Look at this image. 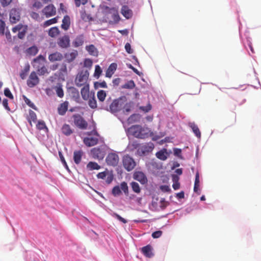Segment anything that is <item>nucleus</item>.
Returning <instances> with one entry per match:
<instances>
[{"instance_id": "f257e3e1", "label": "nucleus", "mask_w": 261, "mask_h": 261, "mask_svg": "<svg viewBox=\"0 0 261 261\" xmlns=\"http://www.w3.org/2000/svg\"><path fill=\"white\" fill-rule=\"evenodd\" d=\"M106 104L102 105V109L110 111L112 113H116L120 111L122 109L124 105V100L120 98L111 101V98H109L106 100Z\"/></svg>"}, {"instance_id": "f03ea898", "label": "nucleus", "mask_w": 261, "mask_h": 261, "mask_svg": "<svg viewBox=\"0 0 261 261\" xmlns=\"http://www.w3.org/2000/svg\"><path fill=\"white\" fill-rule=\"evenodd\" d=\"M129 133L137 138L144 139L148 136V129L139 125L132 126L128 129Z\"/></svg>"}, {"instance_id": "7ed1b4c3", "label": "nucleus", "mask_w": 261, "mask_h": 261, "mask_svg": "<svg viewBox=\"0 0 261 261\" xmlns=\"http://www.w3.org/2000/svg\"><path fill=\"white\" fill-rule=\"evenodd\" d=\"M89 73L88 70H82L76 76L75 84L78 87L89 85L88 79Z\"/></svg>"}, {"instance_id": "20e7f679", "label": "nucleus", "mask_w": 261, "mask_h": 261, "mask_svg": "<svg viewBox=\"0 0 261 261\" xmlns=\"http://www.w3.org/2000/svg\"><path fill=\"white\" fill-rule=\"evenodd\" d=\"M74 124L81 129H86L88 127V123L80 114H76L72 116Z\"/></svg>"}, {"instance_id": "39448f33", "label": "nucleus", "mask_w": 261, "mask_h": 261, "mask_svg": "<svg viewBox=\"0 0 261 261\" xmlns=\"http://www.w3.org/2000/svg\"><path fill=\"white\" fill-rule=\"evenodd\" d=\"M122 163L124 168L127 171H132L136 166V162L134 160L128 155L123 156Z\"/></svg>"}, {"instance_id": "423d86ee", "label": "nucleus", "mask_w": 261, "mask_h": 261, "mask_svg": "<svg viewBox=\"0 0 261 261\" xmlns=\"http://www.w3.org/2000/svg\"><path fill=\"white\" fill-rule=\"evenodd\" d=\"M119 161V158L117 154L114 152L109 153L106 159L107 164L111 166H116Z\"/></svg>"}, {"instance_id": "0eeeda50", "label": "nucleus", "mask_w": 261, "mask_h": 261, "mask_svg": "<svg viewBox=\"0 0 261 261\" xmlns=\"http://www.w3.org/2000/svg\"><path fill=\"white\" fill-rule=\"evenodd\" d=\"M39 81V79L36 72L32 71L29 76L27 84L29 87L33 88L37 85Z\"/></svg>"}, {"instance_id": "6e6552de", "label": "nucleus", "mask_w": 261, "mask_h": 261, "mask_svg": "<svg viewBox=\"0 0 261 261\" xmlns=\"http://www.w3.org/2000/svg\"><path fill=\"white\" fill-rule=\"evenodd\" d=\"M96 176L99 179H105L107 184H110L113 180V175L108 171L99 172Z\"/></svg>"}, {"instance_id": "1a4fd4ad", "label": "nucleus", "mask_w": 261, "mask_h": 261, "mask_svg": "<svg viewBox=\"0 0 261 261\" xmlns=\"http://www.w3.org/2000/svg\"><path fill=\"white\" fill-rule=\"evenodd\" d=\"M10 21L12 23H15L20 19V12L18 9L13 8L10 12Z\"/></svg>"}, {"instance_id": "9d476101", "label": "nucleus", "mask_w": 261, "mask_h": 261, "mask_svg": "<svg viewBox=\"0 0 261 261\" xmlns=\"http://www.w3.org/2000/svg\"><path fill=\"white\" fill-rule=\"evenodd\" d=\"M133 178L141 184H145L147 182V178L145 174L141 171H136L133 174Z\"/></svg>"}, {"instance_id": "9b49d317", "label": "nucleus", "mask_w": 261, "mask_h": 261, "mask_svg": "<svg viewBox=\"0 0 261 261\" xmlns=\"http://www.w3.org/2000/svg\"><path fill=\"white\" fill-rule=\"evenodd\" d=\"M42 12L46 17L54 16L56 14V8L52 4L48 5L43 9Z\"/></svg>"}, {"instance_id": "f8f14e48", "label": "nucleus", "mask_w": 261, "mask_h": 261, "mask_svg": "<svg viewBox=\"0 0 261 261\" xmlns=\"http://www.w3.org/2000/svg\"><path fill=\"white\" fill-rule=\"evenodd\" d=\"M58 44L62 48H66L69 47L70 45V39L69 36L65 35L60 37L58 40Z\"/></svg>"}, {"instance_id": "ddd939ff", "label": "nucleus", "mask_w": 261, "mask_h": 261, "mask_svg": "<svg viewBox=\"0 0 261 261\" xmlns=\"http://www.w3.org/2000/svg\"><path fill=\"white\" fill-rule=\"evenodd\" d=\"M63 55L58 51L53 53L48 56V60L51 62L61 61L63 59Z\"/></svg>"}, {"instance_id": "4468645a", "label": "nucleus", "mask_w": 261, "mask_h": 261, "mask_svg": "<svg viewBox=\"0 0 261 261\" xmlns=\"http://www.w3.org/2000/svg\"><path fill=\"white\" fill-rule=\"evenodd\" d=\"M89 85H86L83 86L81 90V93L83 99L85 100H87L91 96V93L89 91Z\"/></svg>"}, {"instance_id": "2eb2a0df", "label": "nucleus", "mask_w": 261, "mask_h": 261, "mask_svg": "<svg viewBox=\"0 0 261 261\" xmlns=\"http://www.w3.org/2000/svg\"><path fill=\"white\" fill-rule=\"evenodd\" d=\"M83 142L87 146L91 147L98 143V139L95 137H86L84 139Z\"/></svg>"}, {"instance_id": "dca6fc26", "label": "nucleus", "mask_w": 261, "mask_h": 261, "mask_svg": "<svg viewBox=\"0 0 261 261\" xmlns=\"http://www.w3.org/2000/svg\"><path fill=\"white\" fill-rule=\"evenodd\" d=\"M97 98L98 99V101L99 103V105H100V108L102 109V105L103 104H106V101H105L107 94L105 91L100 90L97 92Z\"/></svg>"}, {"instance_id": "f3484780", "label": "nucleus", "mask_w": 261, "mask_h": 261, "mask_svg": "<svg viewBox=\"0 0 261 261\" xmlns=\"http://www.w3.org/2000/svg\"><path fill=\"white\" fill-rule=\"evenodd\" d=\"M69 102L65 101L61 103L58 108V113L60 115L63 116L65 114L68 108Z\"/></svg>"}, {"instance_id": "a211bd4d", "label": "nucleus", "mask_w": 261, "mask_h": 261, "mask_svg": "<svg viewBox=\"0 0 261 261\" xmlns=\"http://www.w3.org/2000/svg\"><path fill=\"white\" fill-rule=\"evenodd\" d=\"M152 248L150 245H147L141 248V251L146 257L150 258L153 256Z\"/></svg>"}, {"instance_id": "6ab92c4d", "label": "nucleus", "mask_w": 261, "mask_h": 261, "mask_svg": "<svg viewBox=\"0 0 261 261\" xmlns=\"http://www.w3.org/2000/svg\"><path fill=\"white\" fill-rule=\"evenodd\" d=\"M78 53L76 50H73L71 53H67L64 55L66 61L68 63H71L73 61L77 56Z\"/></svg>"}, {"instance_id": "aec40b11", "label": "nucleus", "mask_w": 261, "mask_h": 261, "mask_svg": "<svg viewBox=\"0 0 261 261\" xmlns=\"http://www.w3.org/2000/svg\"><path fill=\"white\" fill-rule=\"evenodd\" d=\"M91 154L95 159H102L103 158V153L99 148H94L91 150Z\"/></svg>"}, {"instance_id": "412c9836", "label": "nucleus", "mask_w": 261, "mask_h": 261, "mask_svg": "<svg viewBox=\"0 0 261 261\" xmlns=\"http://www.w3.org/2000/svg\"><path fill=\"white\" fill-rule=\"evenodd\" d=\"M121 14L127 19L132 17L133 15L132 11L127 6H123L121 8Z\"/></svg>"}, {"instance_id": "4be33fe9", "label": "nucleus", "mask_w": 261, "mask_h": 261, "mask_svg": "<svg viewBox=\"0 0 261 261\" xmlns=\"http://www.w3.org/2000/svg\"><path fill=\"white\" fill-rule=\"evenodd\" d=\"M84 36L83 35L77 36L73 42V46L75 47H77L83 45L84 43Z\"/></svg>"}, {"instance_id": "5701e85b", "label": "nucleus", "mask_w": 261, "mask_h": 261, "mask_svg": "<svg viewBox=\"0 0 261 261\" xmlns=\"http://www.w3.org/2000/svg\"><path fill=\"white\" fill-rule=\"evenodd\" d=\"M70 25V19L69 16L66 15L64 17L62 20V23L61 24V28L63 30L66 31L67 30Z\"/></svg>"}, {"instance_id": "b1692460", "label": "nucleus", "mask_w": 261, "mask_h": 261, "mask_svg": "<svg viewBox=\"0 0 261 261\" xmlns=\"http://www.w3.org/2000/svg\"><path fill=\"white\" fill-rule=\"evenodd\" d=\"M83 152L82 150L75 151L73 153V160L75 164H79L81 161Z\"/></svg>"}, {"instance_id": "393cba45", "label": "nucleus", "mask_w": 261, "mask_h": 261, "mask_svg": "<svg viewBox=\"0 0 261 261\" xmlns=\"http://www.w3.org/2000/svg\"><path fill=\"white\" fill-rule=\"evenodd\" d=\"M61 130L62 133L67 136H70L73 133V130L69 124H64L62 127Z\"/></svg>"}, {"instance_id": "a878e982", "label": "nucleus", "mask_w": 261, "mask_h": 261, "mask_svg": "<svg viewBox=\"0 0 261 261\" xmlns=\"http://www.w3.org/2000/svg\"><path fill=\"white\" fill-rule=\"evenodd\" d=\"M189 126L191 128L195 136L200 138L201 137V132L198 126L193 122L189 123Z\"/></svg>"}, {"instance_id": "bb28decb", "label": "nucleus", "mask_w": 261, "mask_h": 261, "mask_svg": "<svg viewBox=\"0 0 261 261\" xmlns=\"http://www.w3.org/2000/svg\"><path fill=\"white\" fill-rule=\"evenodd\" d=\"M167 152L166 149H163L157 152L155 154L157 158L162 161H165L167 159Z\"/></svg>"}, {"instance_id": "cd10ccee", "label": "nucleus", "mask_w": 261, "mask_h": 261, "mask_svg": "<svg viewBox=\"0 0 261 261\" xmlns=\"http://www.w3.org/2000/svg\"><path fill=\"white\" fill-rule=\"evenodd\" d=\"M86 49L90 55L97 56L98 55V51L94 45L91 44L86 46Z\"/></svg>"}, {"instance_id": "c85d7f7f", "label": "nucleus", "mask_w": 261, "mask_h": 261, "mask_svg": "<svg viewBox=\"0 0 261 261\" xmlns=\"http://www.w3.org/2000/svg\"><path fill=\"white\" fill-rule=\"evenodd\" d=\"M88 100V105L91 108L94 109L97 108V102L95 97L94 93H91V96Z\"/></svg>"}, {"instance_id": "c756f323", "label": "nucleus", "mask_w": 261, "mask_h": 261, "mask_svg": "<svg viewBox=\"0 0 261 261\" xmlns=\"http://www.w3.org/2000/svg\"><path fill=\"white\" fill-rule=\"evenodd\" d=\"M28 121L31 126H32V122H36L37 120V116L36 113L32 110H30L29 114L27 117Z\"/></svg>"}, {"instance_id": "7c9ffc66", "label": "nucleus", "mask_w": 261, "mask_h": 261, "mask_svg": "<svg viewBox=\"0 0 261 261\" xmlns=\"http://www.w3.org/2000/svg\"><path fill=\"white\" fill-rule=\"evenodd\" d=\"M116 69V64L114 63L111 64L106 71V76L108 77H111Z\"/></svg>"}, {"instance_id": "2f4dec72", "label": "nucleus", "mask_w": 261, "mask_h": 261, "mask_svg": "<svg viewBox=\"0 0 261 261\" xmlns=\"http://www.w3.org/2000/svg\"><path fill=\"white\" fill-rule=\"evenodd\" d=\"M200 181H199V174L197 171L195 175V179L194 187V191L196 193H198L199 191Z\"/></svg>"}, {"instance_id": "473e14b6", "label": "nucleus", "mask_w": 261, "mask_h": 261, "mask_svg": "<svg viewBox=\"0 0 261 261\" xmlns=\"http://www.w3.org/2000/svg\"><path fill=\"white\" fill-rule=\"evenodd\" d=\"M87 168L89 170H99L100 169V166L96 162H90L87 165Z\"/></svg>"}, {"instance_id": "72a5a7b5", "label": "nucleus", "mask_w": 261, "mask_h": 261, "mask_svg": "<svg viewBox=\"0 0 261 261\" xmlns=\"http://www.w3.org/2000/svg\"><path fill=\"white\" fill-rule=\"evenodd\" d=\"M60 33L59 29L55 27L51 28L48 31V35L51 37H55L58 36Z\"/></svg>"}, {"instance_id": "f704fd0d", "label": "nucleus", "mask_w": 261, "mask_h": 261, "mask_svg": "<svg viewBox=\"0 0 261 261\" xmlns=\"http://www.w3.org/2000/svg\"><path fill=\"white\" fill-rule=\"evenodd\" d=\"M30 65L27 64L25 66L24 69L20 73V76L21 79L24 80L26 78L28 73L30 70Z\"/></svg>"}, {"instance_id": "c9c22d12", "label": "nucleus", "mask_w": 261, "mask_h": 261, "mask_svg": "<svg viewBox=\"0 0 261 261\" xmlns=\"http://www.w3.org/2000/svg\"><path fill=\"white\" fill-rule=\"evenodd\" d=\"M133 107V104L131 102H126V103H124L123 106H122L123 112L124 114H128L131 111V109Z\"/></svg>"}, {"instance_id": "e433bc0d", "label": "nucleus", "mask_w": 261, "mask_h": 261, "mask_svg": "<svg viewBox=\"0 0 261 261\" xmlns=\"http://www.w3.org/2000/svg\"><path fill=\"white\" fill-rule=\"evenodd\" d=\"M38 49L35 46L30 47L27 50V54L32 56L36 55L38 53Z\"/></svg>"}, {"instance_id": "4c0bfd02", "label": "nucleus", "mask_w": 261, "mask_h": 261, "mask_svg": "<svg viewBox=\"0 0 261 261\" xmlns=\"http://www.w3.org/2000/svg\"><path fill=\"white\" fill-rule=\"evenodd\" d=\"M130 186L132 188L133 191L136 193H139L141 191V189L140 188L139 185L135 181H133L130 183Z\"/></svg>"}, {"instance_id": "58836bf2", "label": "nucleus", "mask_w": 261, "mask_h": 261, "mask_svg": "<svg viewBox=\"0 0 261 261\" xmlns=\"http://www.w3.org/2000/svg\"><path fill=\"white\" fill-rule=\"evenodd\" d=\"M58 17H56L45 21L43 23L44 27H47L52 24L56 23L58 22Z\"/></svg>"}, {"instance_id": "ea45409f", "label": "nucleus", "mask_w": 261, "mask_h": 261, "mask_svg": "<svg viewBox=\"0 0 261 261\" xmlns=\"http://www.w3.org/2000/svg\"><path fill=\"white\" fill-rule=\"evenodd\" d=\"M28 30V26L27 25H24L23 27V29H22V30H21L19 32H18V37L19 38V39H23L25 35V34L27 33V31Z\"/></svg>"}, {"instance_id": "a19ab883", "label": "nucleus", "mask_w": 261, "mask_h": 261, "mask_svg": "<svg viewBox=\"0 0 261 261\" xmlns=\"http://www.w3.org/2000/svg\"><path fill=\"white\" fill-rule=\"evenodd\" d=\"M120 190L121 189L123 191V192L124 193V194L126 195H128V188L127 183L126 182L123 181V182H121L120 184Z\"/></svg>"}, {"instance_id": "79ce46f5", "label": "nucleus", "mask_w": 261, "mask_h": 261, "mask_svg": "<svg viewBox=\"0 0 261 261\" xmlns=\"http://www.w3.org/2000/svg\"><path fill=\"white\" fill-rule=\"evenodd\" d=\"M135 87V84L133 80H130L126 83L123 86V88L133 89Z\"/></svg>"}, {"instance_id": "37998d69", "label": "nucleus", "mask_w": 261, "mask_h": 261, "mask_svg": "<svg viewBox=\"0 0 261 261\" xmlns=\"http://www.w3.org/2000/svg\"><path fill=\"white\" fill-rule=\"evenodd\" d=\"M36 127L37 129L39 130L47 129L44 121L43 120L38 121L37 124H36Z\"/></svg>"}, {"instance_id": "c03bdc74", "label": "nucleus", "mask_w": 261, "mask_h": 261, "mask_svg": "<svg viewBox=\"0 0 261 261\" xmlns=\"http://www.w3.org/2000/svg\"><path fill=\"white\" fill-rule=\"evenodd\" d=\"M112 193L115 196L119 195L121 193L120 187L118 186H115L112 189Z\"/></svg>"}, {"instance_id": "a18cd8bd", "label": "nucleus", "mask_w": 261, "mask_h": 261, "mask_svg": "<svg viewBox=\"0 0 261 261\" xmlns=\"http://www.w3.org/2000/svg\"><path fill=\"white\" fill-rule=\"evenodd\" d=\"M56 91L58 96L60 98H62L64 96V91L61 87H57Z\"/></svg>"}, {"instance_id": "49530a36", "label": "nucleus", "mask_w": 261, "mask_h": 261, "mask_svg": "<svg viewBox=\"0 0 261 261\" xmlns=\"http://www.w3.org/2000/svg\"><path fill=\"white\" fill-rule=\"evenodd\" d=\"M4 94L6 97L9 98L11 99H13L14 98L13 94L11 93L10 90L8 88L5 89Z\"/></svg>"}, {"instance_id": "de8ad7c7", "label": "nucleus", "mask_w": 261, "mask_h": 261, "mask_svg": "<svg viewBox=\"0 0 261 261\" xmlns=\"http://www.w3.org/2000/svg\"><path fill=\"white\" fill-rule=\"evenodd\" d=\"M102 73V70L99 65H96L94 72V76L99 77Z\"/></svg>"}, {"instance_id": "09e8293b", "label": "nucleus", "mask_w": 261, "mask_h": 261, "mask_svg": "<svg viewBox=\"0 0 261 261\" xmlns=\"http://www.w3.org/2000/svg\"><path fill=\"white\" fill-rule=\"evenodd\" d=\"M94 86L96 88H99V87L104 88H107V84H106V82H105V81H103L102 82H95L94 83Z\"/></svg>"}, {"instance_id": "8fccbe9b", "label": "nucleus", "mask_w": 261, "mask_h": 261, "mask_svg": "<svg viewBox=\"0 0 261 261\" xmlns=\"http://www.w3.org/2000/svg\"><path fill=\"white\" fill-rule=\"evenodd\" d=\"M37 71L40 75H43L47 72V70L44 66H43L40 68H38Z\"/></svg>"}, {"instance_id": "3c124183", "label": "nucleus", "mask_w": 261, "mask_h": 261, "mask_svg": "<svg viewBox=\"0 0 261 261\" xmlns=\"http://www.w3.org/2000/svg\"><path fill=\"white\" fill-rule=\"evenodd\" d=\"M140 119V115L139 114H134L132 115L128 118L129 122L138 121Z\"/></svg>"}, {"instance_id": "603ef678", "label": "nucleus", "mask_w": 261, "mask_h": 261, "mask_svg": "<svg viewBox=\"0 0 261 261\" xmlns=\"http://www.w3.org/2000/svg\"><path fill=\"white\" fill-rule=\"evenodd\" d=\"M24 26V25H23L22 24H18V25H16L15 27L12 28V32L14 33H16L17 32H19L22 29H23V27Z\"/></svg>"}, {"instance_id": "864d4df0", "label": "nucleus", "mask_w": 261, "mask_h": 261, "mask_svg": "<svg viewBox=\"0 0 261 261\" xmlns=\"http://www.w3.org/2000/svg\"><path fill=\"white\" fill-rule=\"evenodd\" d=\"M25 102L31 108L36 110L35 106L34 104L27 97H24Z\"/></svg>"}, {"instance_id": "5fc2aeb1", "label": "nucleus", "mask_w": 261, "mask_h": 261, "mask_svg": "<svg viewBox=\"0 0 261 261\" xmlns=\"http://www.w3.org/2000/svg\"><path fill=\"white\" fill-rule=\"evenodd\" d=\"M113 216L115 217L116 218H117L118 220H119L120 221L122 222V223L125 224L127 223V221L124 219L123 218H122V217H121L120 215H119L117 213H114L113 214Z\"/></svg>"}, {"instance_id": "6e6d98bb", "label": "nucleus", "mask_w": 261, "mask_h": 261, "mask_svg": "<svg viewBox=\"0 0 261 261\" xmlns=\"http://www.w3.org/2000/svg\"><path fill=\"white\" fill-rule=\"evenodd\" d=\"M5 27V22L2 20H0V34L2 35L4 34Z\"/></svg>"}, {"instance_id": "4d7b16f0", "label": "nucleus", "mask_w": 261, "mask_h": 261, "mask_svg": "<svg viewBox=\"0 0 261 261\" xmlns=\"http://www.w3.org/2000/svg\"><path fill=\"white\" fill-rule=\"evenodd\" d=\"M75 4L76 7H79L81 6V5H85L88 0H74Z\"/></svg>"}, {"instance_id": "13d9d810", "label": "nucleus", "mask_w": 261, "mask_h": 261, "mask_svg": "<svg viewBox=\"0 0 261 261\" xmlns=\"http://www.w3.org/2000/svg\"><path fill=\"white\" fill-rule=\"evenodd\" d=\"M162 231L161 230H158V231L153 232L152 233L151 236H152V238L156 239V238H160L162 236Z\"/></svg>"}, {"instance_id": "bf43d9fd", "label": "nucleus", "mask_w": 261, "mask_h": 261, "mask_svg": "<svg viewBox=\"0 0 261 261\" xmlns=\"http://www.w3.org/2000/svg\"><path fill=\"white\" fill-rule=\"evenodd\" d=\"M45 60V58L42 55H39L33 60L34 63H39L40 61L44 62Z\"/></svg>"}, {"instance_id": "052dcab7", "label": "nucleus", "mask_w": 261, "mask_h": 261, "mask_svg": "<svg viewBox=\"0 0 261 261\" xmlns=\"http://www.w3.org/2000/svg\"><path fill=\"white\" fill-rule=\"evenodd\" d=\"M125 49L126 51L128 54H132L133 53V50L131 48V45L129 43H126L125 45Z\"/></svg>"}, {"instance_id": "680f3d73", "label": "nucleus", "mask_w": 261, "mask_h": 261, "mask_svg": "<svg viewBox=\"0 0 261 261\" xmlns=\"http://www.w3.org/2000/svg\"><path fill=\"white\" fill-rule=\"evenodd\" d=\"M69 90L71 93L74 95V96H79V91L75 88L71 87L69 88Z\"/></svg>"}, {"instance_id": "e2e57ef3", "label": "nucleus", "mask_w": 261, "mask_h": 261, "mask_svg": "<svg viewBox=\"0 0 261 261\" xmlns=\"http://www.w3.org/2000/svg\"><path fill=\"white\" fill-rule=\"evenodd\" d=\"M92 65V61L89 59H87L84 61V66L88 67H90Z\"/></svg>"}, {"instance_id": "0e129e2a", "label": "nucleus", "mask_w": 261, "mask_h": 261, "mask_svg": "<svg viewBox=\"0 0 261 261\" xmlns=\"http://www.w3.org/2000/svg\"><path fill=\"white\" fill-rule=\"evenodd\" d=\"M12 0H1V3L3 7H6L9 5Z\"/></svg>"}, {"instance_id": "69168bd1", "label": "nucleus", "mask_w": 261, "mask_h": 261, "mask_svg": "<svg viewBox=\"0 0 261 261\" xmlns=\"http://www.w3.org/2000/svg\"><path fill=\"white\" fill-rule=\"evenodd\" d=\"M42 3L40 1H35L34 2V3L33 4V7H35L37 9L41 8L42 7Z\"/></svg>"}, {"instance_id": "338daca9", "label": "nucleus", "mask_w": 261, "mask_h": 261, "mask_svg": "<svg viewBox=\"0 0 261 261\" xmlns=\"http://www.w3.org/2000/svg\"><path fill=\"white\" fill-rule=\"evenodd\" d=\"M3 106L5 107V108L9 111L10 110V108L8 106V100L7 99H4L3 101Z\"/></svg>"}, {"instance_id": "774afa93", "label": "nucleus", "mask_w": 261, "mask_h": 261, "mask_svg": "<svg viewBox=\"0 0 261 261\" xmlns=\"http://www.w3.org/2000/svg\"><path fill=\"white\" fill-rule=\"evenodd\" d=\"M144 150L143 151V152H144L145 151H149L150 150H152L153 148V144L152 143H151L149 145H148V146H144Z\"/></svg>"}]
</instances>
